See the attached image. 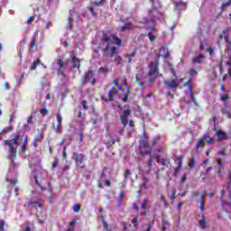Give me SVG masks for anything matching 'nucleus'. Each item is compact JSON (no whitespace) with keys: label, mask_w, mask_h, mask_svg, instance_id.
Here are the masks:
<instances>
[{"label":"nucleus","mask_w":231,"mask_h":231,"mask_svg":"<svg viewBox=\"0 0 231 231\" xmlns=\"http://www.w3.org/2000/svg\"><path fill=\"white\" fill-rule=\"evenodd\" d=\"M113 39L114 42L118 47H111V40ZM101 42L103 44H106V48L103 49V53L106 54V57H109L112 59L114 58V62L116 63V66H122V62H124V59L122 56L118 55V48H122V45L124 42H122V39H120L116 34L111 33L110 35L103 32L101 37ZM116 55V56H115Z\"/></svg>","instance_id":"obj_1"},{"label":"nucleus","mask_w":231,"mask_h":231,"mask_svg":"<svg viewBox=\"0 0 231 231\" xmlns=\"http://www.w3.org/2000/svg\"><path fill=\"white\" fill-rule=\"evenodd\" d=\"M191 82H192V78H189L187 80V82L184 83V86L188 88V91H189V97L191 98V100H187V97H184V102L186 104H192V102H193V104H198L196 102V97H194V92H192V86H190Z\"/></svg>","instance_id":"obj_6"},{"label":"nucleus","mask_w":231,"mask_h":231,"mask_svg":"<svg viewBox=\"0 0 231 231\" xmlns=\"http://www.w3.org/2000/svg\"><path fill=\"white\" fill-rule=\"evenodd\" d=\"M160 57H163L164 59H170L171 53L169 52V49L167 47H162L160 49V53L157 55V59Z\"/></svg>","instance_id":"obj_12"},{"label":"nucleus","mask_w":231,"mask_h":231,"mask_svg":"<svg viewBox=\"0 0 231 231\" xmlns=\"http://www.w3.org/2000/svg\"><path fill=\"white\" fill-rule=\"evenodd\" d=\"M7 181H9V183H11V185H16V183H17L16 179H9V180H7Z\"/></svg>","instance_id":"obj_60"},{"label":"nucleus","mask_w":231,"mask_h":231,"mask_svg":"<svg viewBox=\"0 0 231 231\" xmlns=\"http://www.w3.org/2000/svg\"><path fill=\"white\" fill-rule=\"evenodd\" d=\"M72 160L75 162L76 169L82 171L86 169V155L84 153H80L79 152H74Z\"/></svg>","instance_id":"obj_4"},{"label":"nucleus","mask_w":231,"mask_h":231,"mask_svg":"<svg viewBox=\"0 0 231 231\" xmlns=\"http://www.w3.org/2000/svg\"><path fill=\"white\" fill-rule=\"evenodd\" d=\"M217 163L219 169H223V159L222 158H218L217 160Z\"/></svg>","instance_id":"obj_46"},{"label":"nucleus","mask_w":231,"mask_h":231,"mask_svg":"<svg viewBox=\"0 0 231 231\" xmlns=\"http://www.w3.org/2000/svg\"><path fill=\"white\" fill-rule=\"evenodd\" d=\"M57 167H59V159H55L52 164V169H57Z\"/></svg>","instance_id":"obj_59"},{"label":"nucleus","mask_w":231,"mask_h":231,"mask_svg":"<svg viewBox=\"0 0 231 231\" xmlns=\"http://www.w3.org/2000/svg\"><path fill=\"white\" fill-rule=\"evenodd\" d=\"M42 140H44V134L40 133L38 135H36L33 139L32 142V146L34 149H37V147H39L38 143H41V142H42Z\"/></svg>","instance_id":"obj_15"},{"label":"nucleus","mask_w":231,"mask_h":231,"mask_svg":"<svg viewBox=\"0 0 231 231\" xmlns=\"http://www.w3.org/2000/svg\"><path fill=\"white\" fill-rule=\"evenodd\" d=\"M199 195V192L198 191H193L190 195L191 198H198V196Z\"/></svg>","instance_id":"obj_64"},{"label":"nucleus","mask_w":231,"mask_h":231,"mask_svg":"<svg viewBox=\"0 0 231 231\" xmlns=\"http://www.w3.org/2000/svg\"><path fill=\"white\" fill-rule=\"evenodd\" d=\"M132 223H133L134 228H136V227L138 226L139 217H135L132 220Z\"/></svg>","instance_id":"obj_43"},{"label":"nucleus","mask_w":231,"mask_h":231,"mask_svg":"<svg viewBox=\"0 0 231 231\" xmlns=\"http://www.w3.org/2000/svg\"><path fill=\"white\" fill-rule=\"evenodd\" d=\"M107 171V168H104L100 173V180L104 181L105 185L106 187H111V181L109 180H106L107 174L106 173Z\"/></svg>","instance_id":"obj_16"},{"label":"nucleus","mask_w":231,"mask_h":231,"mask_svg":"<svg viewBox=\"0 0 231 231\" xmlns=\"http://www.w3.org/2000/svg\"><path fill=\"white\" fill-rule=\"evenodd\" d=\"M175 162H178V164L174 170L173 176H178L180 171H181V168L183 167V156H177Z\"/></svg>","instance_id":"obj_10"},{"label":"nucleus","mask_w":231,"mask_h":231,"mask_svg":"<svg viewBox=\"0 0 231 231\" xmlns=\"http://www.w3.org/2000/svg\"><path fill=\"white\" fill-rule=\"evenodd\" d=\"M215 134L217 138V142H225V140H228L226 133L223 130H217Z\"/></svg>","instance_id":"obj_14"},{"label":"nucleus","mask_w":231,"mask_h":231,"mask_svg":"<svg viewBox=\"0 0 231 231\" xmlns=\"http://www.w3.org/2000/svg\"><path fill=\"white\" fill-rule=\"evenodd\" d=\"M143 136L144 139L141 141L140 145L146 149L151 148V146L149 145V142H147V136H145V133L143 134Z\"/></svg>","instance_id":"obj_21"},{"label":"nucleus","mask_w":231,"mask_h":231,"mask_svg":"<svg viewBox=\"0 0 231 231\" xmlns=\"http://www.w3.org/2000/svg\"><path fill=\"white\" fill-rule=\"evenodd\" d=\"M229 99H230V96L228 94H226V95L221 97V100L223 102H226V100H229Z\"/></svg>","instance_id":"obj_54"},{"label":"nucleus","mask_w":231,"mask_h":231,"mask_svg":"<svg viewBox=\"0 0 231 231\" xmlns=\"http://www.w3.org/2000/svg\"><path fill=\"white\" fill-rule=\"evenodd\" d=\"M222 115L227 116V118H231L230 111H228V107L222 108Z\"/></svg>","instance_id":"obj_33"},{"label":"nucleus","mask_w":231,"mask_h":231,"mask_svg":"<svg viewBox=\"0 0 231 231\" xmlns=\"http://www.w3.org/2000/svg\"><path fill=\"white\" fill-rule=\"evenodd\" d=\"M174 10L181 12L182 10H187V3L183 0H173Z\"/></svg>","instance_id":"obj_9"},{"label":"nucleus","mask_w":231,"mask_h":231,"mask_svg":"<svg viewBox=\"0 0 231 231\" xmlns=\"http://www.w3.org/2000/svg\"><path fill=\"white\" fill-rule=\"evenodd\" d=\"M38 112V109L32 111V115L27 119V124H31L32 125H33V118L35 117V115H37Z\"/></svg>","instance_id":"obj_23"},{"label":"nucleus","mask_w":231,"mask_h":231,"mask_svg":"<svg viewBox=\"0 0 231 231\" xmlns=\"http://www.w3.org/2000/svg\"><path fill=\"white\" fill-rule=\"evenodd\" d=\"M126 59H133V57H136V51H134L133 53L131 54H125V56Z\"/></svg>","instance_id":"obj_57"},{"label":"nucleus","mask_w":231,"mask_h":231,"mask_svg":"<svg viewBox=\"0 0 231 231\" xmlns=\"http://www.w3.org/2000/svg\"><path fill=\"white\" fill-rule=\"evenodd\" d=\"M167 226H169V221H167V219H165V217L162 218V231H166L167 230Z\"/></svg>","instance_id":"obj_31"},{"label":"nucleus","mask_w":231,"mask_h":231,"mask_svg":"<svg viewBox=\"0 0 231 231\" xmlns=\"http://www.w3.org/2000/svg\"><path fill=\"white\" fill-rule=\"evenodd\" d=\"M205 141H206V143H208V144L214 143V138H213L212 136H210V135H207V134H206Z\"/></svg>","instance_id":"obj_35"},{"label":"nucleus","mask_w":231,"mask_h":231,"mask_svg":"<svg viewBox=\"0 0 231 231\" xmlns=\"http://www.w3.org/2000/svg\"><path fill=\"white\" fill-rule=\"evenodd\" d=\"M158 66H160V61L158 60L150 62L148 68V82L149 86H152L155 79H157L160 77V69H158Z\"/></svg>","instance_id":"obj_3"},{"label":"nucleus","mask_w":231,"mask_h":231,"mask_svg":"<svg viewBox=\"0 0 231 231\" xmlns=\"http://www.w3.org/2000/svg\"><path fill=\"white\" fill-rule=\"evenodd\" d=\"M131 170H125V174H124V176H125V180H127V178H129L130 176H131Z\"/></svg>","instance_id":"obj_48"},{"label":"nucleus","mask_w":231,"mask_h":231,"mask_svg":"<svg viewBox=\"0 0 231 231\" xmlns=\"http://www.w3.org/2000/svg\"><path fill=\"white\" fill-rule=\"evenodd\" d=\"M151 154H152V150H151V148H148L145 152H141L142 156H151Z\"/></svg>","instance_id":"obj_38"},{"label":"nucleus","mask_w":231,"mask_h":231,"mask_svg":"<svg viewBox=\"0 0 231 231\" xmlns=\"http://www.w3.org/2000/svg\"><path fill=\"white\" fill-rule=\"evenodd\" d=\"M8 158H9V160H12V163L14 166V169H12V168L9 169V172H14V171H15V169H17V167H19V164L17 162H15V158L10 157V152H9Z\"/></svg>","instance_id":"obj_24"},{"label":"nucleus","mask_w":231,"mask_h":231,"mask_svg":"<svg viewBox=\"0 0 231 231\" xmlns=\"http://www.w3.org/2000/svg\"><path fill=\"white\" fill-rule=\"evenodd\" d=\"M131 93V88L127 87V91L125 94V97L123 98V102H129V94Z\"/></svg>","instance_id":"obj_27"},{"label":"nucleus","mask_w":231,"mask_h":231,"mask_svg":"<svg viewBox=\"0 0 231 231\" xmlns=\"http://www.w3.org/2000/svg\"><path fill=\"white\" fill-rule=\"evenodd\" d=\"M198 203H199V208L201 210V212H205V200L199 199V201H198Z\"/></svg>","instance_id":"obj_34"},{"label":"nucleus","mask_w":231,"mask_h":231,"mask_svg":"<svg viewBox=\"0 0 231 231\" xmlns=\"http://www.w3.org/2000/svg\"><path fill=\"white\" fill-rule=\"evenodd\" d=\"M39 64H41V59H38L37 60L33 61L30 69L32 71H33L34 69H37V66H39Z\"/></svg>","instance_id":"obj_26"},{"label":"nucleus","mask_w":231,"mask_h":231,"mask_svg":"<svg viewBox=\"0 0 231 231\" xmlns=\"http://www.w3.org/2000/svg\"><path fill=\"white\" fill-rule=\"evenodd\" d=\"M88 100L84 99L81 101V106L84 109V111H88V109H89V105H88Z\"/></svg>","instance_id":"obj_30"},{"label":"nucleus","mask_w":231,"mask_h":231,"mask_svg":"<svg viewBox=\"0 0 231 231\" xmlns=\"http://www.w3.org/2000/svg\"><path fill=\"white\" fill-rule=\"evenodd\" d=\"M170 66V71L172 75L171 80H164L163 84L164 86H167L168 88H171V89H176L178 88V83L176 80H178V76H176V69H174V67H172V64L169 63Z\"/></svg>","instance_id":"obj_5"},{"label":"nucleus","mask_w":231,"mask_h":231,"mask_svg":"<svg viewBox=\"0 0 231 231\" xmlns=\"http://www.w3.org/2000/svg\"><path fill=\"white\" fill-rule=\"evenodd\" d=\"M35 21V15L31 16L27 19V23L30 24L31 23H33Z\"/></svg>","instance_id":"obj_61"},{"label":"nucleus","mask_w":231,"mask_h":231,"mask_svg":"<svg viewBox=\"0 0 231 231\" xmlns=\"http://www.w3.org/2000/svg\"><path fill=\"white\" fill-rule=\"evenodd\" d=\"M74 69H80V60L77 56L70 55Z\"/></svg>","instance_id":"obj_19"},{"label":"nucleus","mask_w":231,"mask_h":231,"mask_svg":"<svg viewBox=\"0 0 231 231\" xmlns=\"http://www.w3.org/2000/svg\"><path fill=\"white\" fill-rule=\"evenodd\" d=\"M80 204H76L73 208L74 212H80Z\"/></svg>","instance_id":"obj_55"},{"label":"nucleus","mask_w":231,"mask_h":231,"mask_svg":"<svg viewBox=\"0 0 231 231\" xmlns=\"http://www.w3.org/2000/svg\"><path fill=\"white\" fill-rule=\"evenodd\" d=\"M130 116H131V107L127 106V109L124 110L120 116V120L123 125V127H127V124H129Z\"/></svg>","instance_id":"obj_7"},{"label":"nucleus","mask_w":231,"mask_h":231,"mask_svg":"<svg viewBox=\"0 0 231 231\" xmlns=\"http://www.w3.org/2000/svg\"><path fill=\"white\" fill-rule=\"evenodd\" d=\"M115 143V139H112L110 141H107L105 145L107 149H111V146Z\"/></svg>","instance_id":"obj_41"},{"label":"nucleus","mask_w":231,"mask_h":231,"mask_svg":"<svg viewBox=\"0 0 231 231\" xmlns=\"http://www.w3.org/2000/svg\"><path fill=\"white\" fill-rule=\"evenodd\" d=\"M20 135L21 133L17 132L12 140L6 139L4 141V145H7V147H9V153L11 158H17V146L19 145Z\"/></svg>","instance_id":"obj_2"},{"label":"nucleus","mask_w":231,"mask_h":231,"mask_svg":"<svg viewBox=\"0 0 231 231\" xmlns=\"http://www.w3.org/2000/svg\"><path fill=\"white\" fill-rule=\"evenodd\" d=\"M230 5H231V0H228L227 2L224 3L221 5L222 12H225V10H226V8H228V6H230Z\"/></svg>","instance_id":"obj_32"},{"label":"nucleus","mask_w":231,"mask_h":231,"mask_svg":"<svg viewBox=\"0 0 231 231\" xmlns=\"http://www.w3.org/2000/svg\"><path fill=\"white\" fill-rule=\"evenodd\" d=\"M189 75L190 77H196V75H198V70H196V69H190Z\"/></svg>","instance_id":"obj_44"},{"label":"nucleus","mask_w":231,"mask_h":231,"mask_svg":"<svg viewBox=\"0 0 231 231\" xmlns=\"http://www.w3.org/2000/svg\"><path fill=\"white\" fill-rule=\"evenodd\" d=\"M148 205H149V200H148L147 199H144L143 200V203L141 204V208H142L143 210H146Z\"/></svg>","instance_id":"obj_29"},{"label":"nucleus","mask_w":231,"mask_h":231,"mask_svg":"<svg viewBox=\"0 0 231 231\" xmlns=\"http://www.w3.org/2000/svg\"><path fill=\"white\" fill-rule=\"evenodd\" d=\"M56 133L60 134L62 133V125H56Z\"/></svg>","instance_id":"obj_52"},{"label":"nucleus","mask_w":231,"mask_h":231,"mask_svg":"<svg viewBox=\"0 0 231 231\" xmlns=\"http://www.w3.org/2000/svg\"><path fill=\"white\" fill-rule=\"evenodd\" d=\"M194 165H196V159H195V158H191V159L189 160V164H188V167H189V169H194Z\"/></svg>","instance_id":"obj_36"},{"label":"nucleus","mask_w":231,"mask_h":231,"mask_svg":"<svg viewBox=\"0 0 231 231\" xmlns=\"http://www.w3.org/2000/svg\"><path fill=\"white\" fill-rule=\"evenodd\" d=\"M57 71H58V75H61V77H64V69H65V67H64V60L62 59H59L57 60Z\"/></svg>","instance_id":"obj_11"},{"label":"nucleus","mask_w":231,"mask_h":231,"mask_svg":"<svg viewBox=\"0 0 231 231\" xmlns=\"http://www.w3.org/2000/svg\"><path fill=\"white\" fill-rule=\"evenodd\" d=\"M5 225H6V222L5 220L0 221V231H5Z\"/></svg>","instance_id":"obj_49"},{"label":"nucleus","mask_w":231,"mask_h":231,"mask_svg":"<svg viewBox=\"0 0 231 231\" xmlns=\"http://www.w3.org/2000/svg\"><path fill=\"white\" fill-rule=\"evenodd\" d=\"M162 165L163 167H169L171 165V161H169V159H162Z\"/></svg>","instance_id":"obj_40"},{"label":"nucleus","mask_w":231,"mask_h":231,"mask_svg":"<svg viewBox=\"0 0 231 231\" xmlns=\"http://www.w3.org/2000/svg\"><path fill=\"white\" fill-rule=\"evenodd\" d=\"M207 138V134L200 136L196 143L197 151H199V147L203 149L206 147L207 143H205V139Z\"/></svg>","instance_id":"obj_17"},{"label":"nucleus","mask_w":231,"mask_h":231,"mask_svg":"<svg viewBox=\"0 0 231 231\" xmlns=\"http://www.w3.org/2000/svg\"><path fill=\"white\" fill-rule=\"evenodd\" d=\"M104 3H106V0H100V1H96V2L94 3V5H95L96 6H102V5H104Z\"/></svg>","instance_id":"obj_53"},{"label":"nucleus","mask_w":231,"mask_h":231,"mask_svg":"<svg viewBox=\"0 0 231 231\" xmlns=\"http://www.w3.org/2000/svg\"><path fill=\"white\" fill-rule=\"evenodd\" d=\"M38 41H39V33L36 32V35H34L32 38L31 45H30V49H29V53H32V51H33V48H37Z\"/></svg>","instance_id":"obj_18"},{"label":"nucleus","mask_w":231,"mask_h":231,"mask_svg":"<svg viewBox=\"0 0 231 231\" xmlns=\"http://www.w3.org/2000/svg\"><path fill=\"white\" fill-rule=\"evenodd\" d=\"M147 36L149 37L152 42H154V41H156V37L152 36V32H149Z\"/></svg>","instance_id":"obj_45"},{"label":"nucleus","mask_w":231,"mask_h":231,"mask_svg":"<svg viewBox=\"0 0 231 231\" xmlns=\"http://www.w3.org/2000/svg\"><path fill=\"white\" fill-rule=\"evenodd\" d=\"M161 201L163 203L165 208H168L167 200H165V197L161 196Z\"/></svg>","instance_id":"obj_56"},{"label":"nucleus","mask_w":231,"mask_h":231,"mask_svg":"<svg viewBox=\"0 0 231 231\" xmlns=\"http://www.w3.org/2000/svg\"><path fill=\"white\" fill-rule=\"evenodd\" d=\"M39 112L41 113L42 116H46V115H48V108H42L39 110Z\"/></svg>","instance_id":"obj_42"},{"label":"nucleus","mask_w":231,"mask_h":231,"mask_svg":"<svg viewBox=\"0 0 231 231\" xmlns=\"http://www.w3.org/2000/svg\"><path fill=\"white\" fill-rule=\"evenodd\" d=\"M134 28H138V26L133 24V23H125L123 26L120 27L119 32H127L134 30Z\"/></svg>","instance_id":"obj_13"},{"label":"nucleus","mask_w":231,"mask_h":231,"mask_svg":"<svg viewBox=\"0 0 231 231\" xmlns=\"http://www.w3.org/2000/svg\"><path fill=\"white\" fill-rule=\"evenodd\" d=\"M36 185L41 189V190H46V187L42 186V180L39 181V177L37 175L33 176Z\"/></svg>","instance_id":"obj_22"},{"label":"nucleus","mask_w":231,"mask_h":231,"mask_svg":"<svg viewBox=\"0 0 231 231\" xmlns=\"http://www.w3.org/2000/svg\"><path fill=\"white\" fill-rule=\"evenodd\" d=\"M56 120L58 122V125H62V116H60V114H57Z\"/></svg>","instance_id":"obj_51"},{"label":"nucleus","mask_w":231,"mask_h":231,"mask_svg":"<svg viewBox=\"0 0 231 231\" xmlns=\"http://www.w3.org/2000/svg\"><path fill=\"white\" fill-rule=\"evenodd\" d=\"M135 83L138 84V86L142 87L143 86V81L140 80V79H138V75L135 76Z\"/></svg>","instance_id":"obj_50"},{"label":"nucleus","mask_w":231,"mask_h":231,"mask_svg":"<svg viewBox=\"0 0 231 231\" xmlns=\"http://www.w3.org/2000/svg\"><path fill=\"white\" fill-rule=\"evenodd\" d=\"M205 59V55L195 56L192 60L194 64H201V60Z\"/></svg>","instance_id":"obj_25"},{"label":"nucleus","mask_w":231,"mask_h":231,"mask_svg":"<svg viewBox=\"0 0 231 231\" xmlns=\"http://www.w3.org/2000/svg\"><path fill=\"white\" fill-rule=\"evenodd\" d=\"M147 165L150 167V169L152 167V155L150 156V160L148 161Z\"/></svg>","instance_id":"obj_63"},{"label":"nucleus","mask_w":231,"mask_h":231,"mask_svg":"<svg viewBox=\"0 0 231 231\" xmlns=\"http://www.w3.org/2000/svg\"><path fill=\"white\" fill-rule=\"evenodd\" d=\"M26 151H27L26 144H22L21 152H23V154H24V152H26Z\"/></svg>","instance_id":"obj_62"},{"label":"nucleus","mask_w":231,"mask_h":231,"mask_svg":"<svg viewBox=\"0 0 231 231\" xmlns=\"http://www.w3.org/2000/svg\"><path fill=\"white\" fill-rule=\"evenodd\" d=\"M99 73H108L109 72V68L107 66L100 67L98 69Z\"/></svg>","instance_id":"obj_37"},{"label":"nucleus","mask_w":231,"mask_h":231,"mask_svg":"<svg viewBox=\"0 0 231 231\" xmlns=\"http://www.w3.org/2000/svg\"><path fill=\"white\" fill-rule=\"evenodd\" d=\"M116 95H118V90L115 88V87H112L108 91V98L104 96H101V100H104V102H114L115 96Z\"/></svg>","instance_id":"obj_8"},{"label":"nucleus","mask_w":231,"mask_h":231,"mask_svg":"<svg viewBox=\"0 0 231 231\" xmlns=\"http://www.w3.org/2000/svg\"><path fill=\"white\" fill-rule=\"evenodd\" d=\"M199 226H200L202 230L207 228V217L205 215H202V219L199 220Z\"/></svg>","instance_id":"obj_20"},{"label":"nucleus","mask_w":231,"mask_h":231,"mask_svg":"<svg viewBox=\"0 0 231 231\" xmlns=\"http://www.w3.org/2000/svg\"><path fill=\"white\" fill-rule=\"evenodd\" d=\"M68 26L69 30H73V20L71 18H68Z\"/></svg>","instance_id":"obj_47"},{"label":"nucleus","mask_w":231,"mask_h":231,"mask_svg":"<svg viewBox=\"0 0 231 231\" xmlns=\"http://www.w3.org/2000/svg\"><path fill=\"white\" fill-rule=\"evenodd\" d=\"M95 72H93V70H88V72H85L83 79L85 80H89V77H91V75H94Z\"/></svg>","instance_id":"obj_28"},{"label":"nucleus","mask_w":231,"mask_h":231,"mask_svg":"<svg viewBox=\"0 0 231 231\" xmlns=\"http://www.w3.org/2000/svg\"><path fill=\"white\" fill-rule=\"evenodd\" d=\"M32 205H38V207L40 208H42V205L41 203H39V201L35 200V201H30L28 203V207H32Z\"/></svg>","instance_id":"obj_39"},{"label":"nucleus","mask_w":231,"mask_h":231,"mask_svg":"<svg viewBox=\"0 0 231 231\" xmlns=\"http://www.w3.org/2000/svg\"><path fill=\"white\" fill-rule=\"evenodd\" d=\"M154 158L157 160V163L159 165L162 163L163 160H162V156L161 155H156Z\"/></svg>","instance_id":"obj_58"}]
</instances>
